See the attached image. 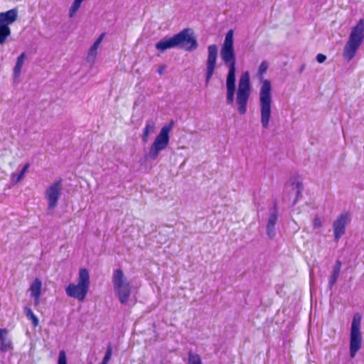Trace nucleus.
Here are the masks:
<instances>
[{
	"label": "nucleus",
	"mask_w": 364,
	"mask_h": 364,
	"mask_svg": "<svg viewBox=\"0 0 364 364\" xmlns=\"http://www.w3.org/2000/svg\"><path fill=\"white\" fill-rule=\"evenodd\" d=\"M220 57L225 65L228 68L225 82L227 89L226 102L228 105H232L236 92L237 111L240 115H243L247 112V105L250 95V73L247 70L242 74L236 90V55L235 48L221 46Z\"/></svg>",
	"instance_id": "1"
},
{
	"label": "nucleus",
	"mask_w": 364,
	"mask_h": 364,
	"mask_svg": "<svg viewBox=\"0 0 364 364\" xmlns=\"http://www.w3.org/2000/svg\"><path fill=\"white\" fill-rule=\"evenodd\" d=\"M198 47V40L194 31L191 28H183L171 37L165 36L155 44V48L162 53L168 49L175 48L192 52L196 50Z\"/></svg>",
	"instance_id": "2"
},
{
	"label": "nucleus",
	"mask_w": 364,
	"mask_h": 364,
	"mask_svg": "<svg viewBox=\"0 0 364 364\" xmlns=\"http://www.w3.org/2000/svg\"><path fill=\"white\" fill-rule=\"evenodd\" d=\"M268 68V62L262 61L256 74V77L262 82L259 90L261 123L262 127L265 129L269 127L272 103V84L269 80L264 79L263 77L264 73L267 71Z\"/></svg>",
	"instance_id": "3"
},
{
	"label": "nucleus",
	"mask_w": 364,
	"mask_h": 364,
	"mask_svg": "<svg viewBox=\"0 0 364 364\" xmlns=\"http://www.w3.org/2000/svg\"><path fill=\"white\" fill-rule=\"evenodd\" d=\"M112 282L115 296L121 304H127L131 296L132 287L122 269H114Z\"/></svg>",
	"instance_id": "4"
},
{
	"label": "nucleus",
	"mask_w": 364,
	"mask_h": 364,
	"mask_svg": "<svg viewBox=\"0 0 364 364\" xmlns=\"http://www.w3.org/2000/svg\"><path fill=\"white\" fill-rule=\"evenodd\" d=\"M173 125L174 121L171 120L161 129L159 134L156 136L151 145L149 152L144 155V158L146 161L156 160L159 153L168 146L170 141L169 134Z\"/></svg>",
	"instance_id": "5"
},
{
	"label": "nucleus",
	"mask_w": 364,
	"mask_h": 364,
	"mask_svg": "<svg viewBox=\"0 0 364 364\" xmlns=\"http://www.w3.org/2000/svg\"><path fill=\"white\" fill-rule=\"evenodd\" d=\"M362 316L359 313L353 315L350 332V356L355 358L358 351L361 348L362 336L360 323Z\"/></svg>",
	"instance_id": "6"
},
{
	"label": "nucleus",
	"mask_w": 364,
	"mask_h": 364,
	"mask_svg": "<svg viewBox=\"0 0 364 364\" xmlns=\"http://www.w3.org/2000/svg\"><path fill=\"white\" fill-rule=\"evenodd\" d=\"M18 11L17 8L9 9L4 12H0V45L3 46L6 42L8 37L11 34L10 25L18 19Z\"/></svg>",
	"instance_id": "7"
},
{
	"label": "nucleus",
	"mask_w": 364,
	"mask_h": 364,
	"mask_svg": "<svg viewBox=\"0 0 364 364\" xmlns=\"http://www.w3.org/2000/svg\"><path fill=\"white\" fill-rule=\"evenodd\" d=\"M303 189V183L299 181H294L291 183H287L284 187V200H287L290 202L291 206L295 205L301 197Z\"/></svg>",
	"instance_id": "8"
},
{
	"label": "nucleus",
	"mask_w": 364,
	"mask_h": 364,
	"mask_svg": "<svg viewBox=\"0 0 364 364\" xmlns=\"http://www.w3.org/2000/svg\"><path fill=\"white\" fill-rule=\"evenodd\" d=\"M218 49L215 44L210 45L208 47V58L206 60L205 68V85H208L212 78L217 65Z\"/></svg>",
	"instance_id": "9"
},
{
	"label": "nucleus",
	"mask_w": 364,
	"mask_h": 364,
	"mask_svg": "<svg viewBox=\"0 0 364 364\" xmlns=\"http://www.w3.org/2000/svg\"><path fill=\"white\" fill-rule=\"evenodd\" d=\"M61 183L62 179L59 178L46 191V198L48 200V209L49 210H53L57 207L58 200L62 193Z\"/></svg>",
	"instance_id": "10"
},
{
	"label": "nucleus",
	"mask_w": 364,
	"mask_h": 364,
	"mask_svg": "<svg viewBox=\"0 0 364 364\" xmlns=\"http://www.w3.org/2000/svg\"><path fill=\"white\" fill-rule=\"evenodd\" d=\"M350 221V215L347 213H344L338 216L333 223V229L334 232V241L338 242L346 232V227Z\"/></svg>",
	"instance_id": "11"
},
{
	"label": "nucleus",
	"mask_w": 364,
	"mask_h": 364,
	"mask_svg": "<svg viewBox=\"0 0 364 364\" xmlns=\"http://www.w3.org/2000/svg\"><path fill=\"white\" fill-rule=\"evenodd\" d=\"M89 289L83 287L80 284H69L65 288L66 294L69 297L77 299L80 301H83L87 294Z\"/></svg>",
	"instance_id": "12"
},
{
	"label": "nucleus",
	"mask_w": 364,
	"mask_h": 364,
	"mask_svg": "<svg viewBox=\"0 0 364 364\" xmlns=\"http://www.w3.org/2000/svg\"><path fill=\"white\" fill-rule=\"evenodd\" d=\"M279 217V212L277 202L274 201L273 206L269 209V215L267 224V235L269 238L274 239L276 236L275 225Z\"/></svg>",
	"instance_id": "13"
},
{
	"label": "nucleus",
	"mask_w": 364,
	"mask_h": 364,
	"mask_svg": "<svg viewBox=\"0 0 364 364\" xmlns=\"http://www.w3.org/2000/svg\"><path fill=\"white\" fill-rule=\"evenodd\" d=\"M364 40V19L359 20L358 23L352 28L348 42L360 46Z\"/></svg>",
	"instance_id": "14"
},
{
	"label": "nucleus",
	"mask_w": 364,
	"mask_h": 364,
	"mask_svg": "<svg viewBox=\"0 0 364 364\" xmlns=\"http://www.w3.org/2000/svg\"><path fill=\"white\" fill-rule=\"evenodd\" d=\"M9 331L6 328H0V353H6L14 350L11 338L9 337Z\"/></svg>",
	"instance_id": "15"
},
{
	"label": "nucleus",
	"mask_w": 364,
	"mask_h": 364,
	"mask_svg": "<svg viewBox=\"0 0 364 364\" xmlns=\"http://www.w3.org/2000/svg\"><path fill=\"white\" fill-rule=\"evenodd\" d=\"M42 282L39 278H36L31 283L29 290L31 291V296L34 299L36 305L39 304L41 294Z\"/></svg>",
	"instance_id": "16"
},
{
	"label": "nucleus",
	"mask_w": 364,
	"mask_h": 364,
	"mask_svg": "<svg viewBox=\"0 0 364 364\" xmlns=\"http://www.w3.org/2000/svg\"><path fill=\"white\" fill-rule=\"evenodd\" d=\"M359 48H360V46L347 41V43H346L345 46L343 48V59L346 62L350 61L355 57V53Z\"/></svg>",
	"instance_id": "17"
},
{
	"label": "nucleus",
	"mask_w": 364,
	"mask_h": 364,
	"mask_svg": "<svg viewBox=\"0 0 364 364\" xmlns=\"http://www.w3.org/2000/svg\"><path fill=\"white\" fill-rule=\"evenodd\" d=\"M342 263L340 260H336L335 264L333 267V269L331 272V274L330 276L329 282H328V289L329 291H332L333 285L336 283L338 277L340 275L341 272V267Z\"/></svg>",
	"instance_id": "18"
},
{
	"label": "nucleus",
	"mask_w": 364,
	"mask_h": 364,
	"mask_svg": "<svg viewBox=\"0 0 364 364\" xmlns=\"http://www.w3.org/2000/svg\"><path fill=\"white\" fill-rule=\"evenodd\" d=\"M26 58V53H21L16 58V64L14 68L13 76L14 79L18 78L21 73L24 60Z\"/></svg>",
	"instance_id": "19"
},
{
	"label": "nucleus",
	"mask_w": 364,
	"mask_h": 364,
	"mask_svg": "<svg viewBox=\"0 0 364 364\" xmlns=\"http://www.w3.org/2000/svg\"><path fill=\"white\" fill-rule=\"evenodd\" d=\"M156 126L155 122L152 119H148L146 122L145 127L143 129L141 140L144 144L147 143L149 140V136L150 132H154L155 130Z\"/></svg>",
	"instance_id": "20"
},
{
	"label": "nucleus",
	"mask_w": 364,
	"mask_h": 364,
	"mask_svg": "<svg viewBox=\"0 0 364 364\" xmlns=\"http://www.w3.org/2000/svg\"><path fill=\"white\" fill-rule=\"evenodd\" d=\"M77 284L82 285L83 287L89 289L90 280L89 271L86 268H81L79 271V277L77 279Z\"/></svg>",
	"instance_id": "21"
},
{
	"label": "nucleus",
	"mask_w": 364,
	"mask_h": 364,
	"mask_svg": "<svg viewBox=\"0 0 364 364\" xmlns=\"http://www.w3.org/2000/svg\"><path fill=\"white\" fill-rule=\"evenodd\" d=\"M30 167V164L28 162L23 165L21 170L18 173H12L11 176V179L14 184H16L19 183L24 177L25 173L28 171V168Z\"/></svg>",
	"instance_id": "22"
},
{
	"label": "nucleus",
	"mask_w": 364,
	"mask_h": 364,
	"mask_svg": "<svg viewBox=\"0 0 364 364\" xmlns=\"http://www.w3.org/2000/svg\"><path fill=\"white\" fill-rule=\"evenodd\" d=\"M105 35V33L100 34V36L97 38V40L91 46V47L90 48L89 51H88L89 56H93L94 58L96 57L97 48L99 47V45L102 42Z\"/></svg>",
	"instance_id": "23"
},
{
	"label": "nucleus",
	"mask_w": 364,
	"mask_h": 364,
	"mask_svg": "<svg viewBox=\"0 0 364 364\" xmlns=\"http://www.w3.org/2000/svg\"><path fill=\"white\" fill-rule=\"evenodd\" d=\"M24 312L26 317L30 319L34 327H36L39 324L38 318L33 314L31 309L28 306L24 307Z\"/></svg>",
	"instance_id": "24"
},
{
	"label": "nucleus",
	"mask_w": 364,
	"mask_h": 364,
	"mask_svg": "<svg viewBox=\"0 0 364 364\" xmlns=\"http://www.w3.org/2000/svg\"><path fill=\"white\" fill-rule=\"evenodd\" d=\"M222 46L234 47V31L230 29L225 34V41Z\"/></svg>",
	"instance_id": "25"
},
{
	"label": "nucleus",
	"mask_w": 364,
	"mask_h": 364,
	"mask_svg": "<svg viewBox=\"0 0 364 364\" xmlns=\"http://www.w3.org/2000/svg\"><path fill=\"white\" fill-rule=\"evenodd\" d=\"M188 364H203L200 356L191 351L188 353Z\"/></svg>",
	"instance_id": "26"
},
{
	"label": "nucleus",
	"mask_w": 364,
	"mask_h": 364,
	"mask_svg": "<svg viewBox=\"0 0 364 364\" xmlns=\"http://www.w3.org/2000/svg\"><path fill=\"white\" fill-rule=\"evenodd\" d=\"M112 355V345L111 343H109L107 346V349L105 353V355L102 358L105 362L109 363L111 359Z\"/></svg>",
	"instance_id": "27"
},
{
	"label": "nucleus",
	"mask_w": 364,
	"mask_h": 364,
	"mask_svg": "<svg viewBox=\"0 0 364 364\" xmlns=\"http://www.w3.org/2000/svg\"><path fill=\"white\" fill-rule=\"evenodd\" d=\"M57 364H68L66 353L64 350H60Z\"/></svg>",
	"instance_id": "28"
},
{
	"label": "nucleus",
	"mask_w": 364,
	"mask_h": 364,
	"mask_svg": "<svg viewBox=\"0 0 364 364\" xmlns=\"http://www.w3.org/2000/svg\"><path fill=\"white\" fill-rule=\"evenodd\" d=\"M322 226V223L318 217H316L313 220L314 229L320 228Z\"/></svg>",
	"instance_id": "29"
},
{
	"label": "nucleus",
	"mask_w": 364,
	"mask_h": 364,
	"mask_svg": "<svg viewBox=\"0 0 364 364\" xmlns=\"http://www.w3.org/2000/svg\"><path fill=\"white\" fill-rule=\"evenodd\" d=\"M326 55L322 53H319L316 55V59L318 63H323L326 60Z\"/></svg>",
	"instance_id": "30"
},
{
	"label": "nucleus",
	"mask_w": 364,
	"mask_h": 364,
	"mask_svg": "<svg viewBox=\"0 0 364 364\" xmlns=\"http://www.w3.org/2000/svg\"><path fill=\"white\" fill-rule=\"evenodd\" d=\"M166 68H167V66L166 65H161L158 68L157 73H159L161 75H162L166 72Z\"/></svg>",
	"instance_id": "31"
},
{
	"label": "nucleus",
	"mask_w": 364,
	"mask_h": 364,
	"mask_svg": "<svg viewBox=\"0 0 364 364\" xmlns=\"http://www.w3.org/2000/svg\"><path fill=\"white\" fill-rule=\"evenodd\" d=\"M305 67H306L305 64H302L299 69V73H301L304 70Z\"/></svg>",
	"instance_id": "32"
},
{
	"label": "nucleus",
	"mask_w": 364,
	"mask_h": 364,
	"mask_svg": "<svg viewBox=\"0 0 364 364\" xmlns=\"http://www.w3.org/2000/svg\"><path fill=\"white\" fill-rule=\"evenodd\" d=\"M107 363H108L105 362V360H102L100 364H107Z\"/></svg>",
	"instance_id": "33"
},
{
	"label": "nucleus",
	"mask_w": 364,
	"mask_h": 364,
	"mask_svg": "<svg viewBox=\"0 0 364 364\" xmlns=\"http://www.w3.org/2000/svg\"><path fill=\"white\" fill-rule=\"evenodd\" d=\"M88 364H92L91 363H88Z\"/></svg>",
	"instance_id": "34"
}]
</instances>
